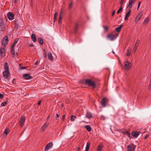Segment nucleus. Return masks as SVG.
Instances as JSON below:
<instances>
[{"mask_svg":"<svg viewBox=\"0 0 151 151\" xmlns=\"http://www.w3.org/2000/svg\"><path fill=\"white\" fill-rule=\"evenodd\" d=\"M132 65V64L130 62L126 60L124 62L123 64L122 65L121 68L123 70L128 71L131 68Z\"/></svg>","mask_w":151,"mask_h":151,"instance_id":"f257e3e1","label":"nucleus"},{"mask_svg":"<svg viewBox=\"0 0 151 151\" xmlns=\"http://www.w3.org/2000/svg\"><path fill=\"white\" fill-rule=\"evenodd\" d=\"M84 82L87 84L89 86H91L94 88L96 87L95 83L89 79H86L85 80Z\"/></svg>","mask_w":151,"mask_h":151,"instance_id":"f03ea898","label":"nucleus"},{"mask_svg":"<svg viewBox=\"0 0 151 151\" xmlns=\"http://www.w3.org/2000/svg\"><path fill=\"white\" fill-rule=\"evenodd\" d=\"M8 42V39L7 36H5L1 41L2 45L5 47Z\"/></svg>","mask_w":151,"mask_h":151,"instance_id":"7ed1b4c3","label":"nucleus"},{"mask_svg":"<svg viewBox=\"0 0 151 151\" xmlns=\"http://www.w3.org/2000/svg\"><path fill=\"white\" fill-rule=\"evenodd\" d=\"M136 146L133 144H131L127 147L128 151H135Z\"/></svg>","mask_w":151,"mask_h":151,"instance_id":"20e7f679","label":"nucleus"},{"mask_svg":"<svg viewBox=\"0 0 151 151\" xmlns=\"http://www.w3.org/2000/svg\"><path fill=\"white\" fill-rule=\"evenodd\" d=\"M53 145V143L51 142L48 143L46 146L45 149V151H47L51 148Z\"/></svg>","mask_w":151,"mask_h":151,"instance_id":"39448f33","label":"nucleus"},{"mask_svg":"<svg viewBox=\"0 0 151 151\" xmlns=\"http://www.w3.org/2000/svg\"><path fill=\"white\" fill-rule=\"evenodd\" d=\"M108 101V99L106 97L104 98L103 99L102 101L101 102V103L102 105L104 107H105L106 106V104Z\"/></svg>","mask_w":151,"mask_h":151,"instance_id":"423d86ee","label":"nucleus"},{"mask_svg":"<svg viewBox=\"0 0 151 151\" xmlns=\"http://www.w3.org/2000/svg\"><path fill=\"white\" fill-rule=\"evenodd\" d=\"M15 45L16 44L14 43H13L12 44L11 47V53L12 54L14 55L15 56H18V55L17 53H16V55H15L14 47L15 46Z\"/></svg>","mask_w":151,"mask_h":151,"instance_id":"0eeeda50","label":"nucleus"},{"mask_svg":"<svg viewBox=\"0 0 151 151\" xmlns=\"http://www.w3.org/2000/svg\"><path fill=\"white\" fill-rule=\"evenodd\" d=\"M3 76L6 79L8 78L9 76V70H5L3 72Z\"/></svg>","mask_w":151,"mask_h":151,"instance_id":"6e6552de","label":"nucleus"},{"mask_svg":"<svg viewBox=\"0 0 151 151\" xmlns=\"http://www.w3.org/2000/svg\"><path fill=\"white\" fill-rule=\"evenodd\" d=\"M8 19L10 20H13L14 19V15L12 12H9L8 14Z\"/></svg>","mask_w":151,"mask_h":151,"instance_id":"1a4fd4ad","label":"nucleus"},{"mask_svg":"<svg viewBox=\"0 0 151 151\" xmlns=\"http://www.w3.org/2000/svg\"><path fill=\"white\" fill-rule=\"evenodd\" d=\"M25 121V118L24 117H22L19 122V125L21 127H22Z\"/></svg>","mask_w":151,"mask_h":151,"instance_id":"9d476101","label":"nucleus"},{"mask_svg":"<svg viewBox=\"0 0 151 151\" xmlns=\"http://www.w3.org/2000/svg\"><path fill=\"white\" fill-rule=\"evenodd\" d=\"M142 14H143V13L142 12H140L139 13V14L137 16V17L135 19V22H137L138 20H139L140 19L141 17L142 16Z\"/></svg>","mask_w":151,"mask_h":151,"instance_id":"9b49d317","label":"nucleus"},{"mask_svg":"<svg viewBox=\"0 0 151 151\" xmlns=\"http://www.w3.org/2000/svg\"><path fill=\"white\" fill-rule=\"evenodd\" d=\"M5 29V27L3 21L0 22V31H3Z\"/></svg>","mask_w":151,"mask_h":151,"instance_id":"f8f14e48","label":"nucleus"},{"mask_svg":"<svg viewBox=\"0 0 151 151\" xmlns=\"http://www.w3.org/2000/svg\"><path fill=\"white\" fill-rule=\"evenodd\" d=\"M23 76L24 78L26 79H30L32 78V77L28 74H23Z\"/></svg>","mask_w":151,"mask_h":151,"instance_id":"ddd939ff","label":"nucleus"},{"mask_svg":"<svg viewBox=\"0 0 151 151\" xmlns=\"http://www.w3.org/2000/svg\"><path fill=\"white\" fill-rule=\"evenodd\" d=\"M131 11L130 10H129L127 13L126 14L124 18V20L125 21H126L128 19V17H129V16L131 14Z\"/></svg>","mask_w":151,"mask_h":151,"instance_id":"4468645a","label":"nucleus"},{"mask_svg":"<svg viewBox=\"0 0 151 151\" xmlns=\"http://www.w3.org/2000/svg\"><path fill=\"white\" fill-rule=\"evenodd\" d=\"M10 132L9 129V128L6 129L4 131V132L3 134V137H6V135L9 133Z\"/></svg>","mask_w":151,"mask_h":151,"instance_id":"2eb2a0df","label":"nucleus"},{"mask_svg":"<svg viewBox=\"0 0 151 151\" xmlns=\"http://www.w3.org/2000/svg\"><path fill=\"white\" fill-rule=\"evenodd\" d=\"M108 38H110V40L111 41L114 40L116 38L115 37L114 35L109 34L107 36Z\"/></svg>","mask_w":151,"mask_h":151,"instance_id":"dca6fc26","label":"nucleus"},{"mask_svg":"<svg viewBox=\"0 0 151 151\" xmlns=\"http://www.w3.org/2000/svg\"><path fill=\"white\" fill-rule=\"evenodd\" d=\"M131 134L132 136H133L134 137L137 138L138 137V136L139 135V134L138 132H133L131 133Z\"/></svg>","mask_w":151,"mask_h":151,"instance_id":"f3484780","label":"nucleus"},{"mask_svg":"<svg viewBox=\"0 0 151 151\" xmlns=\"http://www.w3.org/2000/svg\"><path fill=\"white\" fill-rule=\"evenodd\" d=\"M31 38L32 41L34 42H36V38L35 37V35L34 34H32L31 35Z\"/></svg>","mask_w":151,"mask_h":151,"instance_id":"a211bd4d","label":"nucleus"},{"mask_svg":"<svg viewBox=\"0 0 151 151\" xmlns=\"http://www.w3.org/2000/svg\"><path fill=\"white\" fill-rule=\"evenodd\" d=\"M48 122H46L45 124H44L42 127V130L43 131L47 127L48 125Z\"/></svg>","mask_w":151,"mask_h":151,"instance_id":"6ab92c4d","label":"nucleus"},{"mask_svg":"<svg viewBox=\"0 0 151 151\" xmlns=\"http://www.w3.org/2000/svg\"><path fill=\"white\" fill-rule=\"evenodd\" d=\"M85 128L89 132L91 131V128L90 125H87L85 126Z\"/></svg>","mask_w":151,"mask_h":151,"instance_id":"aec40b11","label":"nucleus"},{"mask_svg":"<svg viewBox=\"0 0 151 151\" xmlns=\"http://www.w3.org/2000/svg\"><path fill=\"white\" fill-rule=\"evenodd\" d=\"M4 69L5 70H9V66L7 62H6L4 63Z\"/></svg>","mask_w":151,"mask_h":151,"instance_id":"412c9836","label":"nucleus"},{"mask_svg":"<svg viewBox=\"0 0 151 151\" xmlns=\"http://www.w3.org/2000/svg\"><path fill=\"white\" fill-rule=\"evenodd\" d=\"M38 42L41 45H42L43 44V41L42 38L41 37H40L38 38Z\"/></svg>","mask_w":151,"mask_h":151,"instance_id":"4be33fe9","label":"nucleus"},{"mask_svg":"<svg viewBox=\"0 0 151 151\" xmlns=\"http://www.w3.org/2000/svg\"><path fill=\"white\" fill-rule=\"evenodd\" d=\"M90 145V143L88 142L86 143V147L85 151H88L89 149V146Z\"/></svg>","mask_w":151,"mask_h":151,"instance_id":"5701e85b","label":"nucleus"},{"mask_svg":"<svg viewBox=\"0 0 151 151\" xmlns=\"http://www.w3.org/2000/svg\"><path fill=\"white\" fill-rule=\"evenodd\" d=\"M86 116L87 118L90 119L92 117V115L91 113L87 112Z\"/></svg>","mask_w":151,"mask_h":151,"instance_id":"b1692460","label":"nucleus"},{"mask_svg":"<svg viewBox=\"0 0 151 151\" xmlns=\"http://www.w3.org/2000/svg\"><path fill=\"white\" fill-rule=\"evenodd\" d=\"M134 3L133 2H132L129 1L127 7L129 9L130 8Z\"/></svg>","mask_w":151,"mask_h":151,"instance_id":"393cba45","label":"nucleus"},{"mask_svg":"<svg viewBox=\"0 0 151 151\" xmlns=\"http://www.w3.org/2000/svg\"><path fill=\"white\" fill-rule=\"evenodd\" d=\"M122 25H121L119 27L116 28L115 29L118 32H119L121 30L122 27Z\"/></svg>","mask_w":151,"mask_h":151,"instance_id":"a878e982","label":"nucleus"},{"mask_svg":"<svg viewBox=\"0 0 151 151\" xmlns=\"http://www.w3.org/2000/svg\"><path fill=\"white\" fill-rule=\"evenodd\" d=\"M149 20V18L148 17H147L144 20L143 23L144 24H147V22Z\"/></svg>","mask_w":151,"mask_h":151,"instance_id":"bb28decb","label":"nucleus"},{"mask_svg":"<svg viewBox=\"0 0 151 151\" xmlns=\"http://www.w3.org/2000/svg\"><path fill=\"white\" fill-rule=\"evenodd\" d=\"M76 118V116L74 115H72L70 117V120L72 121H74Z\"/></svg>","mask_w":151,"mask_h":151,"instance_id":"cd10ccee","label":"nucleus"},{"mask_svg":"<svg viewBox=\"0 0 151 151\" xmlns=\"http://www.w3.org/2000/svg\"><path fill=\"white\" fill-rule=\"evenodd\" d=\"M78 24H77L74 27V31L75 32H77V29H78Z\"/></svg>","mask_w":151,"mask_h":151,"instance_id":"c85d7f7f","label":"nucleus"},{"mask_svg":"<svg viewBox=\"0 0 151 151\" xmlns=\"http://www.w3.org/2000/svg\"><path fill=\"white\" fill-rule=\"evenodd\" d=\"M131 53V51L129 49H128L127 51V55L130 56Z\"/></svg>","mask_w":151,"mask_h":151,"instance_id":"c756f323","label":"nucleus"},{"mask_svg":"<svg viewBox=\"0 0 151 151\" xmlns=\"http://www.w3.org/2000/svg\"><path fill=\"white\" fill-rule=\"evenodd\" d=\"M102 147L101 145L99 146L98 149H97V151H101L102 149Z\"/></svg>","mask_w":151,"mask_h":151,"instance_id":"7c9ffc66","label":"nucleus"},{"mask_svg":"<svg viewBox=\"0 0 151 151\" xmlns=\"http://www.w3.org/2000/svg\"><path fill=\"white\" fill-rule=\"evenodd\" d=\"M123 8L122 6H120V7L119 9H118V10L117 11V14H118L120 12H121L122 11Z\"/></svg>","mask_w":151,"mask_h":151,"instance_id":"2f4dec72","label":"nucleus"},{"mask_svg":"<svg viewBox=\"0 0 151 151\" xmlns=\"http://www.w3.org/2000/svg\"><path fill=\"white\" fill-rule=\"evenodd\" d=\"M61 13H60V15L59 17V21H58V22L59 23H61L62 22V17L61 15Z\"/></svg>","mask_w":151,"mask_h":151,"instance_id":"473e14b6","label":"nucleus"},{"mask_svg":"<svg viewBox=\"0 0 151 151\" xmlns=\"http://www.w3.org/2000/svg\"><path fill=\"white\" fill-rule=\"evenodd\" d=\"M139 42V40H137L136 41V43L135 45V46H138Z\"/></svg>","mask_w":151,"mask_h":151,"instance_id":"72a5a7b5","label":"nucleus"},{"mask_svg":"<svg viewBox=\"0 0 151 151\" xmlns=\"http://www.w3.org/2000/svg\"><path fill=\"white\" fill-rule=\"evenodd\" d=\"M103 27H104V30L105 31H107L108 29V27H107V26H103Z\"/></svg>","mask_w":151,"mask_h":151,"instance_id":"f704fd0d","label":"nucleus"},{"mask_svg":"<svg viewBox=\"0 0 151 151\" xmlns=\"http://www.w3.org/2000/svg\"><path fill=\"white\" fill-rule=\"evenodd\" d=\"M124 0H120V6H122Z\"/></svg>","mask_w":151,"mask_h":151,"instance_id":"c9c22d12","label":"nucleus"},{"mask_svg":"<svg viewBox=\"0 0 151 151\" xmlns=\"http://www.w3.org/2000/svg\"><path fill=\"white\" fill-rule=\"evenodd\" d=\"M43 53L44 54V55L45 57H46L47 56L46 52V50L45 49H44L43 50Z\"/></svg>","mask_w":151,"mask_h":151,"instance_id":"e433bc0d","label":"nucleus"},{"mask_svg":"<svg viewBox=\"0 0 151 151\" xmlns=\"http://www.w3.org/2000/svg\"><path fill=\"white\" fill-rule=\"evenodd\" d=\"M19 39L17 38V39H16L14 41V44H16L17 43V42H18V40H19Z\"/></svg>","mask_w":151,"mask_h":151,"instance_id":"4c0bfd02","label":"nucleus"},{"mask_svg":"<svg viewBox=\"0 0 151 151\" xmlns=\"http://www.w3.org/2000/svg\"><path fill=\"white\" fill-rule=\"evenodd\" d=\"M6 103H7L6 101L2 103L1 104L2 106H6Z\"/></svg>","mask_w":151,"mask_h":151,"instance_id":"58836bf2","label":"nucleus"},{"mask_svg":"<svg viewBox=\"0 0 151 151\" xmlns=\"http://www.w3.org/2000/svg\"><path fill=\"white\" fill-rule=\"evenodd\" d=\"M48 57H52V53L50 52H49L47 54Z\"/></svg>","mask_w":151,"mask_h":151,"instance_id":"ea45409f","label":"nucleus"},{"mask_svg":"<svg viewBox=\"0 0 151 151\" xmlns=\"http://www.w3.org/2000/svg\"><path fill=\"white\" fill-rule=\"evenodd\" d=\"M72 6V2H71L70 3V4L69 5V6H68L69 9H70L71 8Z\"/></svg>","mask_w":151,"mask_h":151,"instance_id":"a19ab883","label":"nucleus"},{"mask_svg":"<svg viewBox=\"0 0 151 151\" xmlns=\"http://www.w3.org/2000/svg\"><path fill=\"white\" fill-rule=\"evenodd\" d=\"M137 46H136L134 45V48H133V51L134 52H135V51L136 50V49H137Z\"/></svg>","mask_w":151,"mask_h":151,"instance_id":"79ce46f5","label":"nucleus"},{"mask_svg":"<svg viewBox=\"0 0 151 151\" xmlns=\"http://www.w3.org/2000/svg\"><path fill=\"white\" fill-rule=\"evenodd\" d=\"M126 133L127 134V135L128 136V137H129L130 135V133L128 132H127Z\"/></svg>","mask_w":151,"mask_h":151,"instance_id":"37998d69","label":"nucleus"},{"mask_svg":"<svg viewBox=\"0 0 151 151\" xmlns=\"http://www.w3.org/2000/svg\"><path fill=\"white\" fill-rule=\"evenodd\" d=\"M27 68L26 67H21L20 68V69L21 70H22L23 69H26Z\"/></svg>","mask_w":151,"mask_h":151,"instance_id":"c03bdc74","label":"nucleus"},{"mask_svg":"<svg viewBox=\"0 0 151 151\" xmlns=\"http://www.w3.org/2000/svg\"><path fill=\"white\" fill-rule=\"evenodd\" d=\"M56 119L57 120H58L59 119V115L58 114H56Z\"/></svg>","mask_w":151,"mask_h":151,"instance_id":"a18cd8bd","label":"nucleus"},{"mask_svg":"<svg viewBox=\"0 0 151 151\" xmlns=\"http://www.w3.org/2000/svg\"><path fill=\"white\" fill-rule=\"evenodd\" d=\"M140 4H141L140 1H139L138 2V6H137V9H138L139 8V7L140 6Z\"/></svg>","mask_w":151,"mask_h":151,"instance_id":"49530a36","label":"nucleus"},{"mask_svg":"<svg viewBox=\"0 0 151 151\" xmlns=\"http://www.w3.org/2000/svg\"><path fill=\"white\" fill-rule=\"evenodd\" d=\"M4 97V96L3 94L0 93V98L1 99H2Z\"/></svg>","mask_w":151,"mask_h":151,"instance_id":"de8ad7c7","label":"nucleus"},{"mask_svg":"<svg viewBox=\"0 0 151 151\" xmlns=\"http://www.w3.org/2000/svg\"><path fill=\"white\" fill-rule=\"evenodd\" d=\"M49 58V59L50 60H51V61L53 60V57H48Z\"/></svg>","mask_w":151,"mask_h":151,"instance_id":"09e8293b","label":"nucleus"},{"mask_svg":"<svg viewBox=\"0 0 151 151\" xmlns=\"http://www.w3.org/2000/svg\"><path fill=\"white\" fill-rule=\"evenodd\" d=\"M149 136L148 134H147L144 137L145 139H146Z\"/></svg>","mask_w":151,"mask_h":151,"instance_id":"8fccbe9b","label":"nucleus"},{"mask_svg":"<svg viewBox=\"0 0 151 151\" xmlns=\"http://www.w3.org/2000/svg\"><path fill=\"white\" fill-rule=\"evenodd\" d=\"M65 115H63V116H62V119L63 120H64L65 119Z\"/></svg>","mask_w":151,"mask_h":151,"instance_id":"3c124183","label":"nucleus"},{"mask_svg":"<svg viewBox=\"0 0 151 151\" xmlns=\"http://www.w3.org/2000/svg\"><path fill=\"white\" fill-rule=\"evenodd\" d=\"M115 11H114L112 13V16H114V14L115 13Z\"/></svg>","mask_w":151,"mask_h":151,"instance_id":"603ef678","label":"nucleus"},{"mask_svg":"<svg viewBox=\"0 0 151 151\" xmlns=\"http://www.w3.org/2000/svg\"><path fill=\"white\" fill-rule=\"evenodd\" d=\"M38 61H36L35 63V64L36 65H37L38 64Z\"/></svg>","mask_w":151,"mask_h":151,"instance_id":"864d4df0","label":"nucleus"},{"mask_svg":"<svg viewBox=\"0 0 151 151\" xmlns=\"http://www.w3.org/2000/svg\"><path fill=\"white\" fill-rule=\"evenodd\" d=\"M17 1V0H14L13 2L14 3H16Z\"/></svg>","mask_w":151,"mask_h":151,"instance_id":"5fc2aeb1","label":"nucleus"},{"mask_svg":"<svg viewBox=\"0 0 151 151\" xmlns=\"http://www.w3.org/2000/svg\"><path fill=\"white\" fill-rule=\"evenodd\" d=\"M33 46L34 45L32 44H30L29 45V46L30 47H33Z\"/></svg>","mask_w":151,"mask_h":151,"instance_id":"6e6d98bb","label":"nucleus"},{"mask_svg":"<svg viewBox=\"0 0 151 151\" xmlns=\"http://www.w3.org/2000/svg\"><path fill=\"white\" fill-rule=\"evenodd\" d=\"M80 147H78L77 149V150L76 151H80Z\"/></svg>","mask_w":151,"mask_h":151,"instance_id":"4d7b16f0","label":"nucleus"},{"mask_svg":"<svg viewBox=\"0 0 151 151\" xmlns=\"http://www.w3.org/2000/svg\"><path fill=\"white\" fill-rule=\"evenodd\" d=\"M41 101H39L38 103V105H39L40 104V103H41Z\"/></svg>","mask_w":151,"mask_h":151,"instance_id":"13d9d810","label":"nucleus"},{"mask_svg":"<svg viewBox=\"0 0 151 151\" xmlns=\"http://www.w3.org/2000/svg\"><path fill=\"white\" fill-rule=\"evenodd\" d=\"M57 15V13L55 12L54 15V16L56 17Z\"/></svg>","mask_w":151,"mask_h":151,"instance_id":"bf43d9fd","label":"nucleus"},{"mask_svg":"<svg viewBox=\"0 0 151 151\" xmlns=\"http://www.w3.org/2000/svg\"><path fill=\"white\" fill-rule=\"evenodd\" d=\"M150 88L151 89V82H150Z\"/></svg>","mask_w":151,"mask_h":151,"instance_id":"052dcab7","label":"nucleus"},{"mask_svg":"<svg viewBox=\"0 0 151 151\" xmlns=\"http://www.w3.org/2000/svg\"><path fill=\"white\" fill-rule=\"evenodd\" d=\"M130 1H132V2H134L135 1L134 0H130Z\"/></svg>","mask_w":151,"mask_h":151,"instance_id":"680f3d73","label":"nucleus"},{"mask_svg":"<svg viewBox=\"0 0 151 151\" xmlns=\"http://www.w3.org/2000/svg\"><path fill=\"white\" fill-rule=\"evenodd\" d=\"M22 63H20V64H19V66H20V68L21 67H22Z\"/></svg>","mask_w":151,"mask_h":151,"instance_id":"e2e57ef3","label":"nucleus"},{"mask_svg":"<svg viewBox=\"0 0 151 151\" xmlns=\"http://www.w3.org/2000/svg\"><path fill=\"white\" fill-rule=\"evenodd\" d=\"M56 17L54 16V19L56 20Z\"/></svg>","mask_w":151,"mask_h":151,"instance_id":"0e129e2a","label":"nucleus"},{"mask_svg":"<svg viewBox=\"0 0 151 151\" xmlns=\"http://www.w3.org/2000/svg\"><path fill=\"white\" fill-rule=\"evenodd\" d=\"M49 118H50V116H48V117H47V119H48Z\"/></svg>","mask_w":151,"mask_h":151,"instance_id":"69168bd1","label":"nucleus"},{"mask_svg":"<svg viewBox=\"0 0 151 151\" xmlns=\"http://www.w3.org/2000/svg\"><path fill=\"white\" fill-rule=\"evenodd\" d=\"M56 20L55 19H54V22H55V21Z\"/></svg>","mask_w":151,"mask_h":151,"instance_id":"338daca9","label":"nucleus"},{"mask_svg":"<svg viewBox=\"0 0 151 151\" xmlns=\"http://www.w3.org/2000/svg\"><path fill=\"white\" fill-rule=\"evenodd\" d=\"M118 34H117L116 37H117V36H118Z\"/></svg>","mask_w":151,"mask_h":151,"instance_id":"774afa93","label":"nucleus"}]
</instances>
